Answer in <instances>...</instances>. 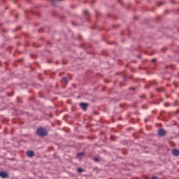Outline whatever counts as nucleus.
Listing matches in <instances>:
<instances>
[{
  "label": "nucleus",
  "mask_w": 179,
  "mask_h": 179,
  "mask_svg": "<svg viewBox=\"0 0 179 179\" xmlns=\"http://www.w3.org/2000/svg\"><path fill=\"white\" fill-rule=\"evenodd\" d=\"M36 135L41 138H44V136L48 135V131L45 127H38L36 129Z\"/></svg>",
  "instance_id": "nucleus-1"
},
{
  "label": "nucleus",
  "mask_w": 179,
  "mask_h": 179,
  "mask_svg": "<svg viewBox=\"0 0 179 179\" xmlns=\"http://www.w3.org/2000/svg\"><path fill=\"white\" fill-rule=\"evenodd\" d=\"M0 177L1 178H9V173L4 171H0Z\"/></svg>",
  "instance_id": "nucleus-2"
},
{
  "label": "nucleus",
  "mask_w": 179,
  "mask_h": 179,
  "mask_svg": "<svg viewBox=\"0 0 179 179\" xmlns=\"http://www.w3.org/2000/svg\"><path fill=\"white\" fill-rule=\"evenodd\" d=\"M80 106L84 111H86V110H87V107H89V104L87 103H80Z\"/></svg>",
  "instance_id": "nucleus-3"
},
{
  "label": "nucleus",
  "mask_w": 179,
  "mask_h": 179,
  "mask_svg": "<svg viewBox=\"0 0 179 179\" xmlns=\"http://www.w3.org/2000/svg\"><path fill=\"white\" fill-rule=\"evenodd\" d=\"M166 130H164V129H160L159 131H158V135L159 136H166Z\"/></svg>",
  "instance_id": "nucleus-4"
},
{
  "label": "nucleus",
  "mask_w": 179,
  "mask_h": 179,
  "mask_svg": "<svg viewBox=\"0 0 179 179\" xmlns=\"http://www.w3.org/2000/svg\"><path fill=\"white\" fill-rule=\"evenodd\" d=\"M27 156H28V157H34V151H33V150H28L27 152Z\"/></svg>",
  "instance_id": "nucleus-5"
},
{
  "label": "nucleus",
  "mask_w": 179,
  "mask_h": 179,
  "mask_svg": "<svg viewBox=\"0 0 179 179\" xmlns=\"http://www.w3.org/2000/svg\"><path fill=\"white\" fill-rule=\"evenodd\" d=\"M172 155H173V156H178L179 155V150L174 148L172 150Z\"/></svg>",
  "instance_id": "nucleus-6"
},
{
  "label": "nucleus",
  "mask_w": 179,
  "mask_h": 179,
  "mask_svg": "<svg viewBox=\"0 0 179 179\" xmlns=\"http://www.w3.org/2000/svg\"><path fill=\"white\" fill-rule=\"evenodd\" d=\"M63 82H64V83H68V78H66V77H63L62 79Z\"/></svg>",
  "instance_id": "nucleus-7"
},
{
  "label": "nucleus",
  "mask_w": 179,
  "mask_h": 179,
  "mask_svg": "<svg viewBox=\"0 0 179 179\" xmlns=\"http://www.w3.org/2000/svg\"><path fill=\"white\" fill-rule=\"evenodd\" d=\"M80 156H85V152H80L77 154V157H80Z\"/></svg>",
  "instance_id": "nucleus-8"
},
{
  "label": "nucleus",
  "mask_w": 179,
  "mask_h": 179,
  "mask_svg": "<svg viewBox=\"0 0 179 179\" xmlns=\"http://www.w3.org/2000/svg\"><path fill=\"white\" fill-rule=\"evenodd\" d=\"M77 171H78V173H83V169H82V168H78V169H77Z\"/></svg>",
  "instance_id": "nucleus-9"
},
{
  "label": "nucleus",
  "mask_w": 179,
  "mask_h": 179,
  "mask_svg": "<svg viewBox=\"0 0 179 179\" xmlns=\"http://www.w3.org/2000/svg\"><path fill=\"white\" fill-rule=\"evenodd\" d=\"M173 106H179V102H178V101H177V100L175 101Z\"/></svg>",
  "instance_id": "nucleus-10"
},
{
  "label": "nucleus",
  "mask_w": 179,
  "mask_h": 179,
  "mask_svg": "<svg viewBox=\"0 0 179 179\" xmlns=\"http://www.w3.org/2000/svg\"><path fill=\"white\" fill-rule=\"evenodd\" d=\"M84 15H85V16H89V11H87V10H85V12H84Z\"/></svg>",
  "instance_id": "nucleus-11"
},
{
  "label": "nucleus",
  "mask_w": 179,
  "mask_h": 179,
  "mask_svg": "<svg viewBox=\"0 0 179 179\" xmlns=\"http://www.w3.org/2000/svg\"><path fill=\"white\" fill-rule=\"evenodd\" d=\"M94 160L95 162H100V159H99V158H97V157H94Z\"/></svg>",
  "instance_id": "nucleus-12"
},
{
  "label": "nucleus",
  "mask_w": 179,
  "mask_h": 179,
  "mask_svg": "<svg viewBox=\"0 0 179 179\" xmlns=\"http://www.w3.org/2000/svg\"><path fill=\"white\" fill-rule=\"evenodd\" d=\"M164 106H165V107H169V106H170V103H166L164 104Z\"/></svg>",
  "instance_id": "nucleus-13"
},
{
  "label": "nucleus",
  "mask_w": 179,
  "mask_h": 179,
  "mask_svg": "<svg viewBox=\"0 0 179 179\" xmlns=\"http://www.w3.org/2000/svg\"><path fill=\"white\" fill-rule=\"evenodd\" d=\"M152 179H159V178L157 176H152Z\"/></svg>",
  "instance_id": "nucleus-14"
},
{
  "label": "nucleus",
  "mask_w": 179,
  "mask_h": 179,
  "mask_svg": "<svg viewBox=\"0 0 179 179\" xmlns=\"http://www.w3.org/2000/svg\"><path fill=\"white\" fill-rule=\"evenodd\" d=\"M151 62H156V59H152Z\"/></svg>",
  "instance_id": "nucleus-15"
},
{
  "label": "nucleus",
  "mask_w": 179,
  "mask_h": 179,
  "mask_svg": "<svg viewBox=\"0 0 179 179\" xmlns=\"http://www.w3.org/2000/svg\"><path fill=\"white\" fill-rule=\"evenodd\" d=\"M148 121H149V119L145 118V122H148Z\"/></svg>",
  "instance_id": "nucleus-16"
},
{
  "label": "nucleus",
  "mask_w": 179,
  "mask_h": 179,
  "mask_svg": "<svg viewBox=\"0 0 179 179\" xmlns=\"http://www.w3.org/2000/svg\"><path fill=\"white\" fill-rule=\"evenodd\" d=\"M157 92H163V90H161L160 89H157Z\"/></svg>",
  "instance_id": "nucleus-17"
},
{
  "label": "nucleus",
  "mask_w": 179,
  "mask_h": 179,
  "mask_svg": "<svg viewBox=\"0 0 179 179\" xmlns=\"http://www.w3.org/2000/svg\"><path fill=\"white\" fill-rule=\"evenodd\" d=\"M130 90H135V88L131 87V88H130Z\"/></svg>",
  "instance_id": "nucleus-18"
},
{
  "label": "nucleus",
  "mask_w": 179,
  "mask_h": 179,
  "mask_svg": "<svg viewBox=\"0 0 179 179\" xmlns=\"http://www.w3.org/2000/svg\"><path fill=\"white\" fill-rule=\"evenodd\" d=\"M140 97H141V99H145L144 96H141Z\"/></svg>",
  "instance_id": "nucleus-19"
},
{
  "label": "nucleus",
  "mask_w": 179,
  "mask_h": 179,
  "mask_svg": "<svg viewBox=\"0 0 179 179\" xmlns=\"http://www.w3.org/2000/svg\"><path fill=\"white\" fill-rule=\"evenodd\" d=\"M138 58H142V56L138 55Z\"/></svg>",
  "instance_id": "nucleus-20"
},
{
  "label": "nucleus",
  "mask_w": 179,
  "mask_h": 179,
  "mask_svg": "<svg viewBox=\"0 0 179 179\" xmlns=\"http://www.w3.org/2000/svg\"><path fill=\"white\" fill-rule=\"evenodd\" d=\"M62 19H64V17H62Z\"/></svg>",
  "instance_id": "nucleus-21"
}]
</instances>
